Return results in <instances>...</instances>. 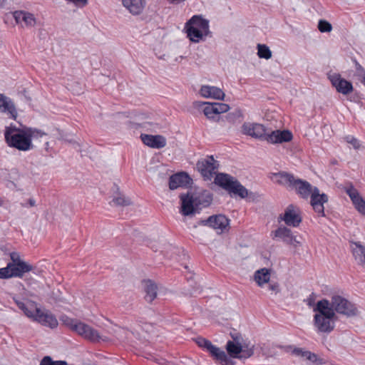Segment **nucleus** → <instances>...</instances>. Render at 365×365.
<instances>
[{"label": "nucleus", "mask_w": 365, "mask_h": 365, "mask_svg": "<svg viewBox=\"0 0 365 365\" xmlns=\"http://www.w3.org/2000/svg\"><path fill=\"white\" fill-rule=\"evenodd\" d=\"M355 68L359 75L365 76V69L356 61H354Z\"/></svg>", "instance_id": "603ef678"}, {"label": "nucleus", "mask_w": 365, "mask_h": 365, "mask_svg": "<svg viewBox=\"0 0 365 365\" xmlns=\"http://www.w3.org/2000/svg\"><path fill=\"white\" fill-rule=\"evenodd\" d=\"M53 365H68L66 361H54Z\"/></svg>", "instance_id": "bf43d9fd"}, {"label": "nucleus", "mask_w": 365, "mask_h": 365, "mask_svg": "<svg viewBox=\"0 0 365 365\" xmlns=\"http://www.w3.org/2000/svg\"><path fill=\"white\" fill-rule=\"evenodd\" d=\"M88 329V324H86L81 322H76L72 330L77 332L79 335L82 336L85 334V331Z\"/></svg>", "instance_id": "ea45409f"}, {"label": "nucleus", "mask_w": 365, "mask_h": 365, "mask_svg": "<svg viewBox=\"0 0 365 365\" xmlns=\"http://www.w3.org/2000/svg\"><path fill=\"white\" fill-rule=\"evenodd\" d=\"M257 55L261 58L269 59L272 57V51L267 46L264 44H258Z\"/></svg>", "instance_id": "f704fd0d"}, {"label": "nucleus", "mask_w": 365, "mask_h": 365, "mask_svg": "<svg viewBox=\"0 0 365 365\" xmlns=\"http://www.w3.org/2000/svg\"><path fill=\"white\" fill-rule=\"evenodd\" d=\"M271 237L272 240H282L286 245H292L297 247L301 245V242L294 235L290 229L285 226H280L274 231L271 232Z\"/></svg>", "instance_id": "1a4fd4ad"}, {"label": "nucleus", "mask_w": 365, "mask_h": 365, "mask_svg": "<svg viewBox=\"0 0 365 365\" xmlns=\"http://www.w3.org/2000/svg\"><path fill=\"white\" fill-rule=\"evenodd\" d=\"M346 140L348 143L352 145L355 149H358L360 147L359 140L353 136L349 135L346 137Z\"/></svg>", "instance_id": "a18cd8bd"}, {"label": "nucleus", "mask_w": 365, "mask_h": 365, "mask_svg": "<svg viewBox=\"0 0 365 365\" xmlns=\"http://www.w3.org/2000/svg\"><path fill=\"white\" fill-rule=\"evenodd\" d=\"M140 138L145 145L153 148L160 149L166 145L165 138L160 135L141 134Z\"/></svg>", "instance_id": "6ab92c4d"}, {"label": "nucleus", "mask_w": 365, "mask_h": 365, "mask_svg": "<svg viewBox=\"0 0 365 365\" xmlns=\"http://www.w3.org/2000/svg\"><path fill=\"white\" fill-rule=\"evenodd\" d=\"M184 277L186 278V285H184V295H189L190 297H195L201 292V287L194 279V274L188 270L187 266H184Z\"/></svg>", "instance_id": "2eb2a0df"}, {"label": "nucleus", "mask_w": 365, "mask_h": 365, "mask_svg": "<svg viewBox=\"0 0 365 365\" xmlns=\"http://www.w3.org/2000/svg\"><path fill=\"white\" fill-rule=\"evenodd\" d=\"M53 360L49 356H46L40 361V365H53Z\"/></svg>", "instance_id": "3c124183"}, {"label": "nucleus", "mask_w": 365, "mask_h": 365, "mask_svg": "<svg viewBox=\"0 0 365 365\" xmlns=\"http://www.w3.org/2000/svg\"><path fill=\"white\" fill-rule=\"evenodd\" d=\"M230 220L224 215H215L210 216L206 220H200L198 222L199 225L208 226L215 230L223 231L229 226Z\"/></svg>", "instance_id": "9b49d317"}, {"label": "nucleus", "mask_w": 365, "mask_h": 365, "mask_svg": "<svg viewBox=\"0 0 365 365\" xmlns=\"http://www.w3.org/2000/svg\"><path fill=\"white\" fill-rule=\"evenodd\" d=\"M169 188L175 190L180 187H182V171L172 175L169 178Z\"/></svg>", "instance_id": "72a5a7b5"}, {"label": "nucleus", "mask_w": 365, "mask_h": 365, "mask_svg": "<svg viewBox=\"0 0 365 365\" xmlns=\"http://www.w3.org/2000/svg\"><path fill=\"white\" fill-rule=\"evenodd\" d=\"M308 353H311L309 351H305L303 357H305L307 359H308Z\"/></svg>", "instance_id": "680f3d73"}, {"label": "nucleus", "mask_w": 365, "mask_h": 365, "mask_svg": "<svg viewBox=\"0 0 365 365\" xmlns=\"http://www.w3.org/2000/svg\"><path fill=\"white\" fill-rule=\"evenodd\" d=\"M30 136L27 133L26 126L19 128L11 124L6 126L4 130V138L7 145L21 151H27L33 149L34 145L30 140Z\"/></svg>", "instance_id": "20e7f679"}, {"label": "nucleus", "mask_w": 365, "mask_h": 365, "mask_svg": "<svg viewBox=\"0 0 365 365\" xmlns=\"http://www.w3.org/2000/svg\"><path fill=\"white\" fill-rule=\"evenodd\" d=\"M112 192H113V200L112 202L115 206H128L131 205V200L126 197L120 191L119 187L115 184L113 183V187H112Z\"/></svg>", "instance_id": "b1692460"}, {"label": "nucleus", "mask_w": 365, "mask_h": 365, "mask_svg": "<svg viewBox=\"0 0 365 365\" xmlns=\"http://www.w3.org/2000/svg\"><path fill=\"white\" fill-rule=\"evenodd\" d=\"M180 202V206H179V212L182 215V193H180L178 196Z\"/></svg>", "instance_id": "13d9d810"}, {"label": "nucleus", "mask_w": 365, "mask_h": 365, "mask_svg": "<svg viewBox=\"0 0 365 365\" xmlns=\"http://www.w3.org/2000/svg\"><path fill=\"white\" fill-rule=\"evenodd\" d=\"M218 164L214 159L213 156H208L206 159L198 161L197 168L202 176L207 180H210L215 173V170L217 169Z\"/></svg>", "instance_id": "9d476101"}, {"label": "nucleus", "mask_w": 365, "mask_h": 365, "mask_svg": "<svg viewBox=\"0 0 365 365\" xmlns=\"http://www.w3.org/2000/svg\"><path fill=\"white\" fill-rule=\"evenodd\" d=\"M242 113L240 110L236 109L233 112L229 113L225 115L226 120L230 123H235L240 121Z\"/></svg>", "instance_id": "c9c22d12"}, {"label": "nucleus", "mask_w": 365, "mask_h": 365, "mask_svg": "<svg viewBox=\"0 0 365 365\" xmlns=\"http://www.w3.org/2000/svg\"><path fill=\"white\" fill-rule=\"evenodd\" d=\"M61 320L63 322V323L65 325L70 327L71 329H73V326L76 324V322H77L76 320L69 318L67 316L61 317Z\"/></svg>", "instance_id": "c03bdc74"}, {"label": "nucleus", "mask_w": 365, "mask_h": 365, "mask_svg": "<svg viewBox=\"0 0 365 365\" xmlns=\"http://www.w3.org/2000/svg\"><path fill=\"white\" fill-rule=\"evenodd\" d=\"M270 278V273L269 269L263 268L257 270L255 274V279L259 286H262L264 284L269 282Z\"/></svg>", "instance_id": "473e14b6"}, {"label": "nucleus", "mask_w": 365, "mask_h": 365, "mask_svg": "<svg viewBox=\"0 0 365 365\" xmlns=\"http://www.w3.org/2000/svg\"><path fill=\"white\" fill-rule=\"evenodd\" d=\"M185 32L187 38L193 43L205 41L207 37L212 36L210 31L209 21L201 16H193L185 24Z\"/></svg>", "instance_id": "39448f33"}, {"label": "nucleus", "mask_w": 365, "mask_h": 365, "mask_svg": "<svg viewBox=\"0 0 365 365\" xmlns=\"http://www.w3.org/2000/svg\"><path fill=\"white\" fill-rule=\"evenodd\" d=\"M329 79L338 93L343 95H348L353 91L352 83L345 78H341L340 74L333 73L329 75Z\"/></svg>", "instance_id": "f8f14e48"}, {"label": "nucleus", "mask_w": 365, "mask_h": 365, "mask_svg": "<svg viewBox=\"0 0 365 365\" xmlns=\"http://www.w3.org/2000/svg\"><path fill=\"white\" fill-rule=\"evenodd\" d=\"M34 269V267L25 261L17 264L6 265V267L0 268V279L21 278L25 273Z\"/></svg>", "instance_id": "6e6552de"}, {"label": "nucleus", "mask_w": 365, "mask_h": 365, "mask_svg": "<svg viewBox=\"0 0 365 365\" xmlns=\"http://www.w3.org/2000/svg\"><path fill=\"white\" fill-rule=\"evenodd\" d=\"M328 309L332 310L335 314H339L347 318L355 317L359 313L355 304L340 295H333L331 297Z\"/></svg>", "instance_id": "0eeeda50"}, {"label": "nucleus", "mask_w": 365, "mask_h": 365, "mask_svg": "<svg viewBox=\"0 0 365 365\" xmlns=\"http://www.w3.org/2000/svg\"><path fill=\"white\" fill-rule=\"evenodd\" d=\"M318 29L322 32H329L332 29L331 24L326 20H319L318 23Z\"/></svg>", "instance_id": "58836bf2"}, {"label": "nucleus", "mask_w": 365, "mask_h": 365, "mask_svg": "<svg viewBox=\"0 0 365 365\" xmlns=\"http://www.w3.org/2000/svg\"><path fill=\"white\" fill-rule=\"evenodd\" d=\"M315 299H316V294H315V293L312 292L309 296V297L305 300V302H307V304L309 307H312L315 304Z\"/></svg>", "instance_id": "09e8293b"}, {"label": "nucleus", "mask_w": 365, "mask_h": 365, "mask_svg": "<svg viewBox=\"0 0 365 365\" xmlns=\"http://www.w3.org/2000/svg\"><path fill=\"white\" fill-rule=\"evenodd\" d=\"M242 133L255 138H265V128L259 123H244L242 125Z\"/></svg>", "instance_id": "dca6fc26"}, {"label": "nucleus", "mask_w": 365, "mask_h": 365, "mask_svg": "<svg viewBox=\"0 0 365 365\" xmlns=\"http://www.w3.org/2000/svg\"><path fill=\"white\" fill-rule=\"evenodd\" d=\"M143 282L145 292V299L151 303L157 297V285L150 279L145 280Z\"/></svg>", "instance_id": "c756f323"}, {"label": "nucleus", "mask_w": 365, "mask_h": 365, "mask_svg": "<svg viewBox=\"0 0 365 365\" xmlns=\"http://www.w3.org/2000/svg\"><path fill=\"white\" fill-rule=\"evenodd\" d=\"M13 16L17 24L24 22L26 26H34L36 24V19L34 14L31 13L24 11H16Z\"/></svg>", "instance_id": "393cba45"}, {"label": "nucleus", "mask_w": 365, "mask_h": 365, "mask_svg": "<svg viewBox=\"0 0 365 365\" xmlns=\"http://www.w3.org/2000/svg\"><path fill=\"white\" fill-rule=\"evenodd\" d=\"M230 336L232 339V340H230L231 341H235V343H242V337L241 334L238 332H231Z\"/></svg>", "instance_id": "de8ad7c7"}, {"label": "nucleus", "mask_w": 365, "mask_h": 365, "mask_svg": "<svg viewBox=\"0 0 365 365\" xmlns=\"http://www.w3.org/2000/svg\"><path fill=\"white\" fill-rule=\"evenodd\" d=\"M346 192L350 197L356 210L360 214L365 216V200L360 195L358 190L351 185L346 190Z\"/></svg>", "instance_id": "a211bd4d"}, {"label": "nucleus", "mask_w": 365, "mask_h": 365, "mask_svg": "<svg viewBox=\"0 0 365 365\" xmlns=\"http://www.w3.org/2000/svg\"><path fill=\"white\" fill-rule=\"evenodd\" d=\"M155 360L158 364H162V362H161V361H158V359H155Z\"/></svg>", "instance_id": "e2e57ef3"}, {"label": "nucleus", "mask_w": 365, "mask_h": 365, "mask_svg": "<svg viewBox=\"0 0 365 365\" xmlns=\"http://www.w3.org/2000/svg\"><path fill=\"white\" fill-rule=\"evenodd\" d=\"M349 243L355 259L360 265L365 267V247L360 242L350 241Z\"/></svg>", "instance_id": "5701e85b"}, {"label": "nucleus", "mask_w": 365, "mask_h": 365, "mask_svg": "<svg viewBox=\"0 0 365 365\" xmlns=\"http://www.w3.org/2000/svg\"><path fill=\"white\" fill-rule=\"evenodd\" d=\"M229 192L238 195L241 198H245L247 197L250 201H253L255 200V194L252 192L249 194L248 190L237 180L235 181Z\"/></svg>", "instance_id": "cd10ccee"}, {"label": "nucleus", "mask_w": 365, "mask_h": 365, "mask_svg": "<svg viewBox=\"0 0 365 365\" xmlns=\"http://www.w3.org/2000/svg\"><path fill=\"white\" fill-rule=\"evenodd\" d=\"M36 314L33 321L51 329L56 328L58 323L56 317L49 311H42L40 308L35 309Z\"/></svg>", "instance_id": "ddd939ff"}, {"label": "nucleus", "mask_w": 365, "mask_h": 365, "mask_svg": "<svg viewBox=\"0 0 365 365\" xmlns=\"http://www.w3.org/2000/svg\"><path fill=\"white\" fill-rule=\"evenodd\" d=\"M329 300L323 299L319 300L313 308L316 312L314 315L313 324L317 332L331 333L335 328V321L338 319L332 310L328 309Z\"/></svg>", "instance_id": "f03ea898"}, {"label": "nucleus", "mask_w": 365, "mask_h": 365, "mask_svg": "<svg viewBox=\"0 0 365 365\" xmlns=\"http://www.w3.org/2000/svg\"><path fill=\"white\" fill-rule=\"evenodd\" d=\"M235 180L236 179L235 178L227 173H219L216 174L214 182L229 192Z\"/></svg>", "instance_id": "4be33fe9"}, {"label": "nucleus", "mask_w": 365, "mask_h": 365, "mask_svg": "<svg viewBox=\"0 0 365 365\" xmlns=\"http://www.w3.org/2000/svg\"><path fill=\"white\" fill-rule=\"evenodd\" d=\"M199 106L201 107L204 115L209 120L214 121H218L220 120V116L217 113V110L214 103L201 102L200 103Z\"/></svg>", "instance_id": "a878e982"}, {"label": "nucleus", "mask_w": 365, "mask_h": 365, "mask_svg": "<svg viewBox=\"0 0 365 365\" xmlns=\"http://www.w3.org/2000/svg\"><path fill=\"white\" fill-rule=\"evenodd\" d=\"M274 175L279 178L278 184L287 185L292 190H294L296 193L303 199H308L312 193V185L307 180L296 178L292 173L281 171L274 173Z\"/></svg>", "instance_id": "423d86ee"}, {"label": "nucleus", "mask_w": 365, "mask_h": 365, "mask_svg": "<svg viewBox=\"0 0 365 365\" xmlns=\"http://www.w3.org/2000/svg\"><path fill=\"white\" fill-rule=\"evenodd\" d=\"M309 361H312V363L317 364V365H322L325 364V361L323 359L318 357L317 354L314 353H308V359Z\"/></svg>", "instance_id": "a19ab883"}, {"label": "nucleus", "mask_w": 365, "mask_h": 365, "mask_svg": "<svg viewBox=\"0 0 365 365\" xmlns=\"http://www.w3.org/2000/svg\"><path fill=\"white\" fill-rule=\"evenodd\" d=\"M242 350L240 359H246L251 357L254 354V346L251 347L246 343H242Z\"/></svg>", "instance_id": "e433bc0d"}, {"label": "nucleus", "mask_w": 365, "mask_h": 365, "mask_svg": "<svg viewBox=\"0 0 365 365\" xmlns=\"http://www.w3.org/2000/svg\"><path fill=\"white\" fill-rule=\"evenodd\" d=\"M268 289L270 291L274 292L275 294L279 292V285L277 282L269 284Z\"/></svg>", "instance_id": "864d4df0"}, {"label": "nucleus", "mask_w": 365, "mask_h": 365, "mask_svg": "<svg viewBox=\"0 0 365 365\" xmlns=\"http://www.w3.org/2000/svg\"><path fill=\"white\" fill-rule=\"evenodd\" d=\"M200 93L207 98L223 100L225 97V93L220 88L211 86H202Z\"/></svg>", "instance_id": "412c9836"}, {"label": "nucleus", "mask_w": 365, "mask_h": 365, "mask_svg": "<svg viewBox=\"0 0 365 365\" xmlns=\"http://www.w3.org/2000/svg\"><path fill=\"white\" fill-rule=\"evenodd\" d=\"M292 133L288 130H276L265 135V140L271 143H282L292 140Z\"/></svg>", "instance_id": "f3484780"}, {"label": "nucleus", "mask_w": 365, "mask_h": 365, "mask_svg": "<svg viewBox=\"0 0 365 365\" xmlns=\"http://www.w3.org/2000/svg\"><path fill=\"white\" fill-rule=\"evenodd\" d=\"M9 201L6 200L4 197H0V207H4L7 208L9 206Z\"/></svg>", "instance_id": "4d7b16f0"}, {"label": "nucleus", "mask_w": 365, "mask_h": 365, "mask_svg": "<svg viewBox=\"0 0 365 365\" xmlns=\"http://www.w3.org/2000/svg\"><path fill=\"white\" fill-rule=\"evenodd\" d=\"M10 258H11V262L8 263L7 265L17 264L24 261V260L21 259L19 253H17L16 252H13L10 253Z\"/></svg>", "instance_id": "37998d69"}, {"label": "nucleus", "mask_w": 365, "mask_h": 365, "mask_svg": "<svg viewBox=\"0 0 365 365\" xmlns=\"http://www.w3.org/2000/svg\"><path fill=\"white\" fill-rule=\"evenodd\" d=\"M26 128L27 133H29V135H31L30 136L31 142L32 141V139H34V138H41L44 135H46V133L43 132L41 130H38L36 128H29V127H26Z\"/></svg>", "instance_id": "4c0bfd02"}, {"label": "nucleus", "mask_w": 365, "mask_h": 365, "mask_svg": "<svg viewBox=\"0 0 365 365\" xmlns=\"http://www.w3.org/2000/svg\"><path fill=\"white\" fill-rule=\"evenodd\" d=\"M328 196L325 193L321 194L318 197H312L310 204L312 206L314 210L321 216L324 217V204L328 202Z\"/></svg>", "instance_id": "c85d7f7f"}, {"label": "nucleus", "mask_w": 365, "mask_h": 365, "mask_svg": "<svg viewBox=\"0 0 365 365\" xmlns=\"http://www.w3.org/2000/svg\"><path fill=\"white\" fill-rule=\"evenodd\" d=\"M215 103V107L217 108V113L220 117L221 113H225V112L228 111V110L230 109V106L226 103Z\"/></svg>", "instance_id": "79ce46f5"}, {"label": "nucleus", "mask_w": 365, "mask_h": 365, "mask_svg": "<svg viewBox=\"0 0 365 365\" xmlns=\"http://www.w3.org/2000/svg\"><path fill=\"white\" fill-rule=\"evenodd\" d=\"M196 344L200 348L207 351L210 356L222 365H234L235 361L231 359H240L242 352V343H235L229 340L226 344L227 354L220 348L213 345L212 342L202 336L194 339Z\"/></svg>", "instance_id": "f257e3e1"}, {"label": "nucleus", "mask_w": 365, "mask_h": 365, "mask_svg": "<svg viewBox=\"0 0 365 365\" xmlns=\"http://www.w3.org/2000/svg\"><path fill=\"white\" fill-rule=\"evenodd\" d=\"M14 302L18 308L21 309L27 317L34 320L36 314L35 309L37 308L34 302H31L29 305L20 300H14Z\"/></svg>", "instance_id": "7c9ffc66"}, {"label": "nucleus", "mask_w": 365, "mask_h": 365, "mask_svg": "<svg viewBox=\"0 0 365 365\" xmlns=\"http://www.w3.org/2000/svg\"><path fill=\"white\" fill-rule=\"evenodd\" d=\"M362 83L365 85V76H364V78H363Z\"/></svg>", "instance_id": "0e129e2a"}, {"label": "nucleus", "mask_w": 365, "mask_h": 365, "mask_svg": "<svg viewBox=\"0 0 365 365\" xmlns=\"http://www.w3.org/2000/svg\"><path fill=\"white\" fill-rule=\"evenodd\" d=\"M53 360L49 356H46L40 361V365H53Z\"/></svg>", "instance_id": "8fccbe9b"}, {"label": "nucleus", "mask_w": 365, "mask_h": 365, "mask_svg": "<svg viewBox=\"0 0 365 365\" xmlns=\"http://www.w3.org/2000/svg\"><path fill=\"white\" fill-rule=\"evenodd\" d=\"M83 337L86 339H88L93 342H99L101 341H106V338H103L100 336L99 333L97 330L94 329L88 325V329H86L85 334H83Z\"/></svg>", "instance_id": "2f4dec72"}, {"label": "nucleus", "mask_w": 365, "mask_h": 365, "mask_svg": "<svg viewBox=\"0 0 365 365\" xmlns=\"http://www.w3.org/2000/svg\"><path fill=\"white\" fill-rule=\"evenodd\" d=\"M293 354H294L295 355L297 356H302L303 357V355L305 352V351H304L301 348H295L294 350H293Z\"/></svg>", "instance_id": "6e6d98bb"}, {"label": "nucleus", "mask_w": 365, "mask_h": 365, "mask_svg": "<svg viewBox=\"0 0 365 365\" xmlns=\"http://www.w3.org/2000/svg\"><path fill=\"white\" fill-rule=\"evenodd\" d=\"M279 218L284 222L287 226L297 227L302 222V217L299 211L295 210L293 205H289L285 209L284 214L280 215Z\"/></svg>", "instance_id": "4468645a"}, {"label": "nucleus", "mask_w": 365, "mask_h": 365, "mask_svg": "<svg viewBox=\"0 0 365 365\" xmlns=\"http://www.w3.org/2000/svg\"><path fill=\"white\" fill-rule=\"evenodd\" d=\"M213 195L206 190L189 191L184 194V217H192L200 213L212 202Z\"/></svg>", "instance_id": "7ed1b4c3"}, {"label": "nucleus", "mask_w": 365, "mask_h": 365, "mask_svg": "<svg viewBox=\"0 0 365 365\" xmlns=\"http://www.w3.org/2000/svg\"><path fill=\"white\" fill-rule=\"evenodd\" d=\"M0 110L2 113L10 114V117L14 120L17 117V111L14 102L11 98L1 93H0Z\"/></svg>", "instance_id": "aec40b11"}, {"label": "nucleus", "mask_w": 365, "mask_h": 365, "mask_svg": "<svg viewBox=\"0 0 365 365\" xmlns=\"http://www.w3.org/2000/svg\"><path fill=\"white\" fill-rule=\"evenodd\" d=\"M28 204L29 205L30 207H34L36 205V202L33 198H29L28 200Z\"/></svg>", "instance_id": "052dcab7"}, {"label": "nucleus", "mask_w": 365, "mask_h": 365, "mask_svg": "<svg viewBox=\"0 0 365 365\" xmlns=\"http://www.w3.org/2000/svg\"><path fill=\"white\" fill-rule=\"evenodd\" d=\"M123 6L133 15H138L145 6L143 0H122Z\"/></svg>", "instance_id": "bb28decb"}, {"label": "nucleus", "mask_w": 365, "mask_h": 365, "mask_svg": "<svg viewBox=\"0 0 365 365\" xmlns=\"http://www.w3.org/2000/svg\"><path fill=\"white\" fill-rule=\"evenodd\" d=\"M321 194L319 193V190L317 187H313L312 185V193L310 194L309 197H318V196H320Z\"/></svg>", "instance_id": "5fc2aeb1"}, {"label": "nucleus", "mask_w": 365, "mask_h": 365, "mask_svg": "<svg viewBox=\"0 0 365 365\" xmlns=\"http://www.w3.org/2000/svg\"><path fill=\"white\" fill-rule=\"evenodd\" d=\"M193 180L187 173L184 172V188H192Z\"/></svg>", "instance_id": "49530a36"}]
</instances>
